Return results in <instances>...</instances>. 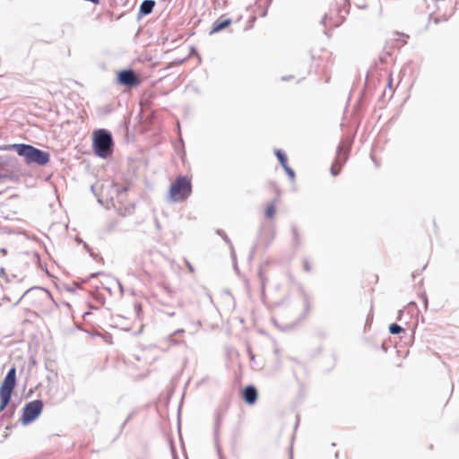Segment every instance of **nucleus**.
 <instances>
[{
  "label": "nucleus",
  "instance_id": "c85d7f7f",
  "mask_svg": "<svg viewBox=\"0 0 459 459\" xmlns=\"http://www.w3.org/2000/svg\"><path fill=\"white\" fill-rule=\"evenodd\" d=\"M367 6H368V5H367V4H365V3H364V4H359V5H358V7H359V9H366V8H367Z\"/></svg>",
  "mask_w": 459,
  "mask_h": 459
},
{
  "label": "nucleus",
  "instance_id": "c9c22d12",
  "mask_svg": "<svg viewBox=\"0 0 459 459\" xmlns=\"http://www.w3.org/2000/svg\"><path fill=\"white\" fill-rule=\"evenodd\" d=\"M174 315H175L174 312H171V313L169 314V316H173Z\"/></svg>",
  "mask_w": 459,
  "mask_h": 459
},
{
  "label": "nucleus",
  "instance_id": "6e6552de",
  "mask_svg": "<svg viewBox=\"0 0 459 459\" xmlns=\"http://www.w3.org/2000/svg\"><path fill=\"white\" fill-rule=\"evenodd\" d=\"M243 399L247 404H254L257 400V391L255 387L247 385L243 390Z\"/></svg>",
  "mask_w": 459,
  "mask_h": 459
},
{
  "label": "nucleus",
  "instance_id": "1a4fd4ad",
  "mask_svg": "<svg viewBox=\"0 0 459 459\" xmlns=\"http://www.w3.org/2000/svg\"><path fill=\"white\" fill-rule=\"evenodd\" d=\"M230 23H231V19H230V18L217 19L212 24V28L210 31V34H214V33H217V32L226 29Z\"/></svg>",
  "mask_w": 459,
  "mask_h": 459
},
{
  "label": "nucleus",
  "instance_id": "39448f33",
  "mask_svg": "<svg viewBox=\"0 0 459 459\" xmlns=\"http://www.w3.org/2000/svg\"><path fill=\"white\" fill-rule=\"evenodd\" d=\"M43 409V402L41 400H34L25 404L23 407L22 422L24 425L34 421L41 413Z\"/></svg>",
  "mask_w": 459,
  "mask_h": 459
},
{
  "label": "nucleus",
  "instance_id": "dca6fc26",
  "mask_svg": "<svg viewBox=\"0 0 459 459\" xmlns=\"http://www.w3.org/2000/svg\"><path fill=\"white\" fill-rule=\"evenodd\" d=\"M258 277H259V279L261 281L262 291H264V288H265L266 276H265V273H264V271L263 270L262 267H260L259 270H258Z\"/></svg>",
  "mask_w": 459,
  "mask_h": 459
},
{
  "label": "nucleus",
  "instance_id": "ddd939ff",
  "mask_svg": "<svg viewBox=\"0 0 459 459\" xmlns=\"http://www.w3.org/2000/svg\"><path fill=\"white\" fill-rule=\"evenodd\" d=\"M275 212H276L275 204H274V202H273L267 205V207L265 209V216L268 219H273L275 215Z\"/></svg>",
  "mask_w": 459,
  "mask_h": 459
},
{
  "label": "nucleus",
  "instance_id": "bb28decb",
  "mask_svg": "<svg viewBox=\"0 0 459 459\" xmlns=\"http://www.w3.org/2000/svg\"><path fill=\"white\" fill-rule=\"evenodd\" d=\"M5 178H7V175L3 174V173L0 172V182H2Z\"/></svg>",
  "mask_w": 459,
  "mask_h": 459
},
{
  "label": "nucleus",
  "instance_id": "e433bc0d",
  "mask_svg": "<svg viewBox=\"0 0 459 459\" xmlns=\"http://www.w3.org/2000/svg\"><path fill=\"white\" fill-rule=\"evenodd\" d=\"M339 457V453H335V458H338Z\"/></svg>",
  "mask_w": 459,
  "mask_h": 459
},
{
  "label": "nucleus",
  "instance_id": "9d476101",
  "mask_svg": "<svg viewBox=\"0 0 459 459\" xmlns=\"http://www.w3.org/2000/svg\"><path fill=\"white\" fill-rule=\"evenodd\" d=\"M155 6L154 0H143L140 5L139 13L142 16L150 14Z\"/></svg>",
  "mask_w": 459,
  "mask_h": 459
},
{
  "label": "nucleus",
  "instance_id": "b1692460",
  "mask_svg": "<svg viewBox=\"0 0 459 459\" xmlns=\"http://www.w3.org/2000/svg\"><path fill=\"white\" fill-rule=\"evenodd\" d=\"M115 283L119 287L120 293H121V294H123L124 290H123V286H122V284L120 283V281H117V280H115Z\"/></svg>",
  "mask_w": 459,
  "mask_h": 459
},
{
  "label": "nucleus",
  "instance_id": "58836bf2",
  "mask_svg": "<svg viewBox=\"0 0 459 459\" xmlns=\"http://www.w3.org/2000/svg\"><path fill=\"white\" fill-rule=\"evenodd\" d=\"M197 326H201V323L199 321L197 322Z\"/></svg>",
  "mask_w": 459,
  "mask_h": 459
},
{
  "label": "nucleus",
  "instance_id": "f257e3e1",
  "mask_svg": "<svg viewBox=\"0 0 459 459\" xmlns=\"http://www.w3.org/2000/svg\"><path fill=\"white\" fill-rule=\"evenodd\" d=\"M11 149L15 151L19 156L23 157L27 164L35 163L44 166L50 160V155L48 152L30 144L15 143L11 145Z\"/></svg>",
  "mask_w": 459,
  "mask_h": 459
},
{
  "label": "nucleus",
  "instance_id": "473e14b6",
  "mask_svg": "<svg viewBox=\"0 0 459 459\" xmlns=\"http://www.w3.org/2000/svg\"><path fill=\"white\" fill-rule=\"evenodd\" d=\"M217 234L222 237L225 233L221 230H218Z\"/></svg>",
  "mask_w": 459,
  "mask_h": 459
},
{
  "label": "nucleus",
  "instance_id": "5701e85b",
  "mask_svg": "<svg viewBox=\"0 0 459 459\" xmlns=\"http://www.w3.org/2000/svg\"><path fill=\"white\" fill-rule=\"evenodd\" d=\"M185 333V330L184 329H178L176 331H174L172 333L176 336V335H182L183 333Z\"/></svg>",
  "mask_w": 459,
  "mask_h": 459
},
{
  "label": "nucleus",
  "instance_id": "aec40b11",
  "mask_svg": "<svg viewBox=\"0 0 459 459\" xmlns=\"http://www.w3.org/2000/svg\"><path fill=\"white\" fill-rule=\"evenodd\" d=\"M303 266H304V270L306 272H310L311 267H310L309 262L307 260L304 261Z\"/></svg>",
  "mask_w": 459,
  "mask_h": 459
},
{
  "label": "nucleus",
  "instance_id": "20e7f679",
  "mask_svg": "<svg viewBox=\"0 0 459 459\" xmlns=\"http://www.w3.org/2000/svg\"><path fill=\"white\" fill-rule=\"evenodd\" d=\"M16 385V368H11L0 386V411H4L11 401Z\"/></svg>",
  "mask_w": 459,
  "mask_h": 459
},
{
  "label": "nucleus",
  "instance_id": "412c9836",
  "mask_svg": "<svg viewBox=\"0 0 459 459\" xmlns=\"http://www.w3.org/2000/svg\"><path fill=\"white\" fill-rule=\"evenodd\" d=\"M224 241L232 248V243L226 234L222 236Z\"/></svg>",
  "mask_w": 459,
  "mask_h": 459
},
{
  "label": "nucleus",
  "instance_id": "6ab92c4d",
  "mask_svg": "<svg viewBox=\"0 0 459 459\" xmlns=\"http://www.w3.org/2000/svg\"><path fill=\"white\" fill-rule=\"evenodd\" d=\"M186 265L187 266L189 272L194 273L195 269L193 265L190 264V262L187 259H184Z\"/></svg>",
  "mask_w": 459,
  "mask_h": 459
},
{
  "label": "nucleus",
  "instance_id": "a211bd4d",
  "mask_svg": "<svg viewBox=\"0 0 459 459\" xmlns=\"http://www.w3.org/2000/svg\"><path fill=\"white\" fill-rule=\"evenodd\" d=\"M285 170V172L288 174V176L290 178L291 180H294L295 178V172L294 170L290 168L288 165L286 167H282Z\"/></svg>",
  "mask_w": 459,
  "mask_h": 459
},
{
  "label": "nucleus",
  "instance_id": "9b49d317",
  "mask_svg": "<svg viewBox=\"0 0 459 459\" xmlns=\"http://www.w3.org/2000/svg\"><path fill=\"white\" fill-rule=\"evenodd\" d=\"M417 312V305L415 302H410L403 309L399 310L397 319L402 320L405 313L412 315Z\"/></svg>",
  "mask_w": 459,
  "mask_h": 459
},
{
  "label": "nucleus",
  "instance_id": "4468645a",
  "mask_svg": "<svg viewBox=\"0 0 459 459\" xmlns=\"http://www.w3.org/2000/svg\"><path fill=\"white\" fill-rule=\"evenodd\" d=\"M169 346H172V345H178V344H180V343H183L184 341L183 340H177L175 339V335L173 333H170L166 341H165Z\"/></svg>",
  "mask_w": 459,
  "mask_h": 459
},
{
  "label": "nucleus",
  "instance_id": "72a5a7b5",
  "mask_svg": "<svg viewBox=\"0 0 459 459\" xmlns=\"http://www.w3.org/2000/svg\"><path fill=\"white\" fill-rule=\"evenodd\" d=\"M292 76H289V77H286V76H283L281 78L282 81H289Z\"/></svg>",
  "mask_w": 459,
  "mask_h": 459
},
{
  "label": "nucleus",
  "instance_id": "4c0bfd02",
  "mask_svg": "<svg viewBox=\"0 0 459 459\" xmlns=\"http://www.w3.org/2000/svg\"><path fill=\"white\" fill-rule=\"evenodd\" d=\"M339 24L340 23L336 22V23L333 24V26L337 27V26H339Z\"/></svg>",
  "mask_w": 459,
  "mask_h": 459
},
{
  "label": "nucleus",
  "instance_id": "423d86ee",
  "mask_svg": "<svg viewBox=\"0 0 459 459\" xmlns=\"http://www.w3.org/2000/svg\"><path fill=\"white\" fill-rule=\"evenodd\" d=\"M350 151L349 142L342 141L337 147L336 157L331 167V174L337 176L340 173V169L346 162Z\"/></svg>",
  "mask_w": 459,
  "mask_h": 459
},
{
  "label": "nucleus",
  "instance_id": "ea45409f",
  "mask_svg": "<svg viewBox=\"0 0 459 459\" xmlns=\"http://www.w3.org/2000/svg\"><path fill=\"white\" fill-rule=\"evenodd\" d=\"M271 2H272V0H268V4H271Z\"/></svg>",
  "mask_w": 459,
  "mask_h": 459
},
{
  "label": "nucleus",
  "instance_id": "393cba45",
  "mask_svg": "<svg viewBox=\"0 0 459 459\" xmlns=\"http://www.w3.org/2000/svg\"><path fill=\"white\" fill-rule=\"evenodd\" d=\"M273 238H274V231H273V230H272L270 238L268 239V244H270L273 241Z\"/></svg>",
  "mask_w": 459,
  "mask_h": 459
},
{
  "label": "nucleus",
  "instance_id": "f704fd0d",
  "mask_svg": "<svg viewBox=\"0 0 459 459\" xmlns=\"http://www.w3.org/2000/svg\"><path fill=\"white\" fill-rule=\"evenodd\" d=\"M434 22H435V23H438V22H439V19H438V18H435V19H434Z\"/></svg>",
  "mask_w": 459,
  "mask_h": 459
},
{
  "label": "nucleus",
  "instance_id": "2eb2a0df",
  "mask_svg": "<svg viewBox=\"0 0 459 459\" xmlns=\"http://www.w3.org/2000/svg\"><path fill=\"white\" fill-rule=\"evenodd\" d=\"M389 332L392 334H398V333H401L404 332V329L401 325H399L397 324H392L389 326Z\"/></svg>",
  "mask_w": 459,
  "mask_h": 459
},
{
  "label": "nucleus",
  "instance_id": "a878e982",
  "mask_svg": "<svg viewBox=\"0 0 459 459\" xmlns=\"http://www.w3.org/2000/svg\"><path fill=\"white\" fill-rule=\"evenodd\" d=\"M255 249H256V245H255V246L252 247L251 251H250V258H252V257L254 256V254H255Z\"/></svg>",
  "mask_w": 459,
  "mask_h": 459
},
{
  "label": "nucleus",
  "instance_id": "f3484780",
  "mask_svg": "<svg viewBox=\"0 0 459 459\" xmlns=\"http://www.w3.org/2000/svg\"><path fill=\"white\" fill-rule=\"evenodd\" d=\"M291 233H292V238H293V241L296 245H299V242H300V239H299V231H298V229L296 226H292L291 227Z\"/></svg>",
  "mask_w": 459,
  "mask_h": 459
},
{
  "label": "nucleus",
  "instance_id": "f8f14e48",
  "mask_svg": "<svg viewBox=\"0 0 459 459\" xmlns=\"http://www.w3.org/2000/svg\"><path fill=\"white\" fill-rule=\"evenodd\" d=\"M275 155L281 165V167H286L288 165V159L286 154L281 150H276Z\"/></svg>",
  "mask_w": 459,
  "mask_h": 459
},
{
  "label": "nucleus",
  "instance_id": "2f4dec72",
  "mask_svg": "<svg viewBox=\"0 0 459 459\" xmlns=\"http://www.w3.org/2000/svg\"><path fill=\"white\" fill-rule=\"evenodd\" d=\"M155 225L158 230H160V224L158 220L155 221Z\"/></svg>",
  "mask_w": 459,
  "mask_h": 459
},
{
  "label": "nucleus",
  "instance_id": "7c9ffc66",
  "mask_svg": "<svg viewBox=\"0 0 459 459\" xmlns=\"http://www.w3.org/2000/svg\"><path fill=\"white\" fill-rule=\"evenodd\" d=\"M217 451H218V455H219L220 459H223V456L221 455V451L219 446H217Z\"/></svg>",
  "mask_w": 459,
  "mask_h": 459
},
{
  "label": "nucleus",
  "instance_id": "7ed1b4c3",
  "mask_svg": "<svg viewBox=\"0 0 459 459\" xmlns=\"http://www.w3.org/2000/svg\"><path fill=\"white\" fill-rule=\"evenodd\" d=\"M191 180L185 176H179L170 185L168 199L170 203L183 202L191 195Z\"/></svg>",
  "mask_w": 459,
  "mask_h": 459
},
{
  "label": "nucleus",
  "instance_id": "c756f323",
  "mask_svg": "<svg viewBox=\"0 0 459 459\" xmlns=\"http://www.w3.org/2000/svg\"><path fill=\"white\" fill-rule=\"evenodd\" d=\"M131 417H132V414H129V415L127 416V418L126 419V420H125V421H124V423H123V427H124V426H125V425L129 421V420L131 419Z\"/></svg>",
  "mask_w": 459,
  "mask_h": 459
},
{
  "label": "nucleus",
  "instance_id": "cd10ccee",
  "mask_svg": "<svg viewBox=\"0 0 459 459\" xmlns=\"http://www.w3.org/2000/svg\"><path fill=\"white\" fill-rule=\"evenodd\" d=\"M305 307H306V309L308 310L309 308V303H308V300H307V298L306 297L305 298Z\"/></svg>",
  "mask_w": 459,
  "mask_h": 459
},
{
  "label": "nucleus",
  "instance_id": "0eeeda50",
  "mask_svg": "<svg viewBox=\"0 0 459 459\" xmlns=\"http://www.w3.org/2000/svg\"><path fill=\"white\" fill-rule=\"evenodd\" d=\"M117 82L126 87H134L140 83V80L135 72L132 69L123 70L117 74Z\"/></svg>",
  "mask_w": 459,
  "mask_h": 459
},
{
  "label": "nucleus",
  "instance_id": "4be33fe9",
  "mask_svg": "<svg viewBox=\"0 0 459 459\" xmlns=\"http://www.w3.org/2000/svg\"><path fill=\"white\" fill-rule=\"evenodd\" d=\"M332 18L329 17L328 14H325V16L323 17L322 21H321V23L323 24H326L327 21L331 20Z\"/></svg>",
  "mask_w": 459,
  "mask_h": 459
},
{
  "label": "nucleus",
  "instance_id": "f03ea898",
  "mask_svg": "<svg viewBox=\"0 0 459 459\" xmlns=\"http://www.w3.org/2000/svg\"><path fill=\"white\" fill-rule=\"evenodd\" d=\"M113 138L106 129H98L93 133L92 147L94 153L103 159L108 158L113 152Z\"/></svg>",
  "mask_w": 459,
  "mask_h": 459
}]
</instances>
